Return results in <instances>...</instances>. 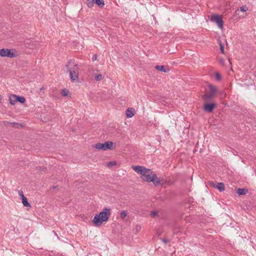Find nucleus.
<instances>
[{
	"mask_svg": "<svg viewBox=\"0 0 256 256\" xmlns=\"http://www.w3.org/2000/svg\"><path fill=\"white\" fill-rule=\"evenodd\" d=\"M132 168L136 172L140 174L141 178L146 182H152L154 186H157L160 184L159 178L152 171L142 166H132Z\"/></svg>",
	"mask_w": 256,
	"mask_h": 256,
	"instance_id": "nucleus-1",
	"label": "nucleus"
},
{
	"mask_svg": "<svg viewBox=\"0 0 256 256\" xmlns=\"http://www.w3.org/2000/svg\"><path fill=\"white\" fill-rule=\"evenodd\" d=\"M110 215V209L105 208L103 211L98 214H96L93 219V222L96 226H100L103 222L108 220Z\"/></svg>",
	"mask_w": 256,
	"mask_h": 256,
	"instance_id": "nucleus-2",
	"label": "nucleus"
},
{
	"mask_svg": "<svg viewBox=\"0 0 256 256\" xmlns=\"http://www.w3.org/2000/svg\"><path fill=\"white\" fill-rule=\"evenodd\" d=\"M66 68L70 72V78L72 81H78L79 68L77 64H74L72 67L66 66Z\"/></svg>",
	"mask_w": 256,
	"mask_h": 256,
	"instance_id": "nucleus-3",
	"label": "nucleus"
},
{
	"mask_svg": "<svg viewBox=\"0 0 256 256\" xmlns=\"http://www.w3.org/2000/svg\"><path fill=\"white\" fill-rule=\"evenodd\" d=\"M94 148L99 150H110L112 148V142L108 141L104 143H98L95 144Z\"/></svg>",
	"mask_w": 256,
	"mask_h": 256,
	"instance_id": "nucleus-4",
	"label": "nucleus"
},
{
	"mask_svg": "<svg viewBox=\"0 0 256 256\" xmlns=\"http://www.w3.org/2000/svg\"><path fill=\"white\" fill-rule=\"evenodd\" d=\"M210 20L215 22L220 28H223L224 22L222 18L218 15L212 14L211 16Z\"/></svg>",
	"mask_w": 256,
	"mask_h": 256,
	"instance_id": "nucleus-5",
	"label": "nucleus"
},
{
	"mask_svg": "<svg viewBox=\"0 0 256 256\" xmlns=\"http://www.w3.org/2000/svg\"><path fill=\"white\" fill-rule=\"evenodd\" d=\"M4 124L7 127L14 128H18L22 126V124L16 122H9L8 121H4Z\"/></svg>",
	"mask_w": 256,
	"mask_h": 256,
	"instance_id": "nucleus-6",
	"label": "nucleus"
},
{
	"mask_svg": "<svg viewBox=\"0 0 256 256\" xmlns=\"http://www.w3.org/2000/svg\"><path fill=\"white\" fill-rule=\"evenodd\" d=\"M215 107H216V104L214 103H206L204 105V110L206 112H210Z\"/></svg>",
	"mask_w": 256,
	"mask_h": 256,
	"instance_id": "nucleus-7",
	"label": "nucleus"
},
{
	"mask_svg": "<svg viewBox=\"0 0 256 256\" xmlns=\"http://www.w3.org/2000/svg\"><path fill=\"white\" fill-rule=\"evenodd\" d=\"M18 194L21 197L23 205L26 207H30V203L28 202L27 198L24 196L23 192L22 190H19Z\"/></svg>",
	"mask_w": 256,
	"mask_h": 256,
	"instance_id": "nucleus-8",
	"label": "nucleus"
},
{
	"mask_svg": "<svg viewBox=\"0 0 256 256\" xmlns=\"http://www.w3.org/2000/svg\"><path fill=\"white\" fill-rule=\"evenodd\" d=\"M210 185L214 188L218 190L220 192H223L224 190V185L222 182H219L216 184L212 182L210 184Z\"/></svg>",
	"mask_w": 256,
	"mask_h": 256,
	"instance_id": "nucleus-9",
	"label": "nucleus"
},
{
	"mask_svg": "<svg viewBox=\"0 0 256 256\" xmlns=\"http://www.w3.org/2000/svg\"><path fill=\"white\" fill-rule=\"evenodd\" d=\"M6 56L10 58H14L17 56V54L15 52L14 50L6 49Z\"/></svg>",
	"mask_w": 256,
	"mask_h": 256,
	"instance_id": "nucleus-10",
	"label": "nucleus"
},
{
	"mask_svg": "<svg viewBox=\"0 0 256 256\" xmlns=\"http://www.w3.org/2000/svg\"><path fill=\"white\" fill-rule=\"evenodd\" d=\"M135 110L133 108H128L126 110V116L128 118L132 117L134 114Z\"/></svg>",
	"mask_w": 256,
	"mask_h": 256,
	"instance_id": "nucleus-11",
	"label": "nucleus"
},
{
	"mask_svg": "<svg viewBox=\"0 0 256 256\" xmlns=\"http://www.w3.org/2000/svg\"><path fill=\"white\" fill-rule=\"evenodd\" d=\"M18 96L15 94H12L10 96V102L12 105H14L17 102Z\"/></svg>",
	"mask_w": 256,
	"mask_h": 256,
	"instance_id": "nucleus-12",
	"label": "nucleus"
},
{
	"mask_svg": "<svg viewBox=\"0 0 256 256\" xmlns=\"http://www.w3.org/2000/svg\"><path fill=\"white\" fill-rule=\"evenodd\" d=\"M208 88L210 90V92L214 96L218 92L216 87L210 84L208 86Z\"/></svg>",
	"mask_w": 256,
	"mask_h": 256,
	"instance_id": "nucleus-13",
	"label": "nucleus"
},
{
	"mask_svg": "<svg viewBox=\"0 0 256 256\" xmlns=\"http://www.w3.org/2000/svg\"><path fill=\"white\" fill-rule=\"evenodd\" d=\"M155 68L158 70L163 72H168L169 71V69L168 68H167V69L164 68V66L157 65L155 66Z\"/></svg>",
	"mask_w": 256,
	"mask_h": 256,
	"instance_id": "nucleus-14",
	"label": "nucleus"
},
{
	"mask_svg": "<svg viewBox=\"0 0 256 256\" xmlns=\"http://www.w3.org/2000/svg\"><path fill=\"white\" fill-rule=\"evenodd\" d=\"M248 192V190L246 188H238L237 190V193L238 195L246 194Z\"/></svg>",
	"mask_w": 256,
	"mask_h": 256,
	"instance_id": "nucleus-15",
	"label": "nucleus"
},
{
	"mask_svg": "<svg viewBox=\"0 0 256 256\" xmlns=\"http://www.w3.org/2000/svg\"><path fill=\"white\" fill-rule=\"evenodd\" d=\"M94 3L100 8H102L104 5V0H94Z\"/></svg>",
	"mask_w": 256,
	"mask_h": 256,
	"instance_id": "nucleus-16",
	"label": "nucleus"
},
{
	"mask_svg": "<svg viewBox=\"0 0 256 256\" xmlns=\"http://www.w3.org/2000/svg\"><path fill=\"white\" fill-rule=\"evenodd\" d=\"M214 96L210 92L208 94H204L202 96V98L204 100H208L212 98Z\"/></svg>",
	"mask_w": 256,
	"mask_h": 256,
	"instance_id": "nucleus-17",
	"label": "nucleus"
},
{
	"mask_svg": "<svg viewBox=\"0 0 256 256\" xmlns=\"http://www.w3.org/2000/svg\"><path fill=\"white\" fill-rule=\"evenodd\" d=\"M94 4V0H86V4L90 8H92Z\"/></svg>",
	"mask_w": 256,
	"mask_h": 256,
	"instance_id": "nucleus-18",
	"label": "nucleus"
},
{
	"mask_svg": "<svg viewBox=\"0 0 256 256\" xmlns=\"http://www.w3.org/2000/svg\"><path fill=\"white\" fill-rule=\"evenodd\" d=\"M94 79L96 81H100L102 79V76L100 74H94Z\"/></svg>",
	"mask_w": 256,
	"mask_h": 256,
	"instance_id": "nucleus-19",
	"label": "nucleus"
},
{
	"mask_svg": "<svg viewBox=\"0 0 256 256\" xmlns=\"http://www.w3.org/2000/svg\"><path fill=\"white\" fill-rule=\"evenodd\" d=\"M7 48H2L0 50V56L2 57L6 56V52Z\"/></svg>",
	"mask_w": 256,
	"mask_h": 256,
	"instance_id": "nucleus-20",
	"label": "nucleus"
},
{
	"mask_svg": "<svg viewBox=\"0 0 256 256\" xmlns=\"http://www.w3.org/2000/svg\"><path fill=\"white\" fill-rule=\"evenodd\" d=\"M26 99L24 96H18L17 102L21 104H24L25 102Z\"/></svg>",
	"mask_w": 256,
	"mask_h": 256,
	"instance_id": "nucleus-21",
	"label": "nucleus"
},
{
	"mask_svg": "<svg viewBox=\"0 0 256 256\" xmlns=\"http://www.w3.org/2000/svg\"><path fill=\"white\" fill-rule=\"evenodd\" d=\"M68 90L66 89H63L61 92V94L63 96H66L68 94Z\"/></svg>",
	"mask_w": 256,
	"mask_h": 256,
	"instance_id": "nucleus-22",
	"label": "nucleus"
},
{
	"mask_svg": "<svg viewBox=\"0 0 256 256\" xmlns=\"http://www.w3.org/2000/svg\"><path fill=\"white\" fill-rule=\"evenodd\" d=\"M127 216V212L126 211H122L120 212V216L122 219H124Z\"/></svg>",
	"mask_w": 256,
	"mask_h": 256,
	"instance_id": "nucleus-23",
	"label": "nucleus"
},
{
	"mask_svg": "<svg viewBox=\"0 0 256 256\" xmlns=\"http://www.w3.org/2000/svg\"><path fill=\"white\" fill-rule=\"evenodd\" d=\"M240 10L242 12H245L248 10V8L246 6H243L240 7Z\"/></svg>",
	"mask_w": 256,
	"mask_h": 256,
	"instance_id": "nucleus-24",
	"label": "nucleus"
},
{
	"mask_svg": "<svg viewBox=\"0 0 256 256\" xmlns=\"http://www.w3.org/2000/svg\"><path fill=\"white\" fill-rule=\"evenodd\" d=\"M220 50L222 53L224 54V46L221 42H220Z\"/></svg>",
	"mask_w": 256,
	"mask_h": 256,
	"instance_id": "nucleus-25",
	"label": "nucleus"
},
{
	"mask_svg": "<svg viewBox=\"0 0 256 256\" xmlns=\"http://www.w3.org/2000/svg\"><path fill=\"white\" fill-rule=\"evenodd\" d=\"M36 168L39 171L45 172V170H46V168L42 167V166H38V167H36Z\"/></svg>",
	"mask_w": 256,
	"mask_h": 256,
	"instance_id": "nucleus-26",
	"label": "nucleus"
},
{
	"mask_svg": "<svg viewBox=\"0 0 256 256\" xmlns=\"http://www.w3.org/2000/svg\"><path fill=\"white\" fill-rule=\"evenodd\" d=\"M74 60H69L68 64L67 65H68V67L70 66L72 64H74Z\"/></svg>",
	"mask_w": 256,
	"mask_h": 256,
	"instance_id": "nucleus-27",
	"label": "nucleus"
},
{
	"mask_svg": "<svg viewBox=\"0 0 256 256\" xmlns=\"http://www.w3.org/2000/svg\"><path fill=\"white\" fill-rule=\"evenodd\" d=\"M141 229V227L140 226H138V225H136V228H135V230L136 232H138V231H140Z\"/></svg>",
	"mask_w": 256,
	"mask_h": 256,
	"instance_id": "nucleus-28",
	"label": "nucleus"
},
{
	"mask_svg": "<svg viewBox=\"0 0 256 256\" xmlns=\"http://www.w3.org/2000/svg\"><path fill=\"white\" fill-rule=\"evenodd\" d=\"M216 78L218 80H220L221 78L220 74L218 73H216Z\"/></svg>",
	"mask_w": 256,
	"mask_h": 256,
	"instance_id": "nucleus-29",
	"label": "nucleus"
},
{
	"mask_svg": "<svg viewBox=\"0 0 256 256\" xmlns=\"http://www.w3.org/2000/svg\"><path fill=\"white\" fill-rule=\"evenodd\" d=\"M92 60L93 61H94V60H96V59H97V55H96V54H94V55L92 56Z\"/></svg>",
	"mask_w": 256,
	"mask_h": 256,
	"instance_id": "nucleus-30",
	"label": "nucleus"
},
{
	"mask_svg": "<svg viewBox=\"0 0 256 256\" xmlns=\"http://www.w3.org/2000/svg\"><path fill=\"white\" fill-rule=\"evenodd\" d=\"M150 214L152 216H155L156 215V212L153 211L151 212Z\"/></svg>",
	"mask_w": 256,
	"mask_h": 256,
	"instance_id": "nucleus-31",
	"label": "nucleus"
},
{
	"mask_svg": "<svg viewBox=\"0 0 256 256\" xmlns=\"http://www.w3.org/2000/svg\"><path fill=\"white\" fill-rule=\"evenodd\" d=\"M108 166L110 168L112 166V161H110L108 164Z\"/></svg>",
	"mask_w": 256,
	"mask_h": 256,
	"instance_id": "nucleus-32",
	"label": "nucleus"
},
{
	"mask_svg": "<svg viewBox=\"0 0 256 256\" xmlns=\"http://www.w3.org/2000/svg\"><path fill=\"white\" fill-rule=\"evenodd\" d=\"M162 242H164L165 244H166L168 242L167 240H166V238H162Z\"/></svg>",
	"mask_w": 256,
	"mask_h": 256,
	"instance_id": "nucleus-33",
	"label": "nucleus"
},
{
	"mask_svg": "<svg viewBox=\"0 0 256 256\" xmlns=\"http://www.w3.org/2000/svg\"><path fill=\"white\" fill-rule=\"evenodd\" d=\"M116 162L115 161H113V163H112L113 166H116Z\"/></svg>",
	"mask_w": 256,
	"mask_h": 256,
	"instance_id": "nucleus-34",
	"label": "nucleus"
},
{
	"mask_svg": "<svg viewBox=\"0 0 256 256\" xmlns=\"http://www.w3.org/2000/svg\"><path fill=\"white\" fill-rule=\"evenodd\" d=\"M224 62V60L223 59H222L220 60V62L222 64H223Z\"/></svg>",
	"mask_w": 256,
	"mask_h": 256,
	"instance_id": "nucleus-35",
	"label": "nucleus"
},
{
	"mask_svg": "<svg viewBox=\"0 0 256 256\" xmlns=\"http://www.w3.org/2000/svg\"><path fill=\"white\" fill-rule=\"evenodd\" d=\"M220 94H224V96H225L226 95V94L224 93V92H222Z\"/></svg>",
	"mask_w": 256,
	"mask_h": 256,
	"instance_id": "nucleus-36",
	"label": "nucleus"
},
{
	"mask_svg": "<svg viewBox=\"0 0 256 256\" xmlns=\"http://www.w3.org/2000/svg\"><path fill=\"white\" fill-rule=\"evenodd\" d=\"M156 234H158V236H159L160 235V232H158Z\"/></svg>",
	"mask_w": 256,
	"mask_h": 256,
	"instance_id": "nucleus-37",
	"label": "nucleus"
},
{
	"mask_svg": "<svg viewBox=\"0 0 256 256\" xmlns=\"http://www.w3.org/2000/svg\"><path fill=\"white\" fill-rule=\"evenodd\" d=\"M56 188V186H53V187H52V188L54 189V188Z\"/></svg>",
	"mask_w": 256,
	"mask_h": 256,
	"instance_id": "nucleus-38",
	"label": "nucleus"
},
{
	"mask_svg": "<svg viewBox=\"0 0 256 256\" xmlns=\"http://www.w3.org/2000/svg\"><path fill=\"white\" fill-rule=\"evenodd\" d=\"M228 61L230 62V64H231V62H230V59L228 60Z\"/></svg>",
	"mask_w": 256,
	"mask_h": 256,
	"instance_id": "nucleus-39",
	"label": "nucleus"
}]
</instances>
